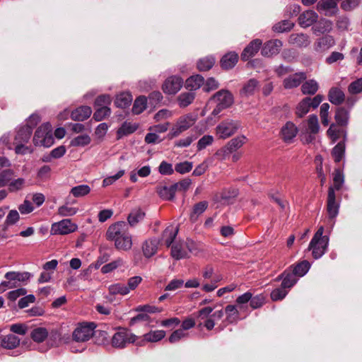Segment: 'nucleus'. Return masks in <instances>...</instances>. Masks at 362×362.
I'll use <instances>...</instances> for the list:
<instances>
[{"instance_id": "1", "label": "nucleus", "mask_w": 362, "mask_h": 362, "mask_svg": "<svg viewBox=\"0 0 362 362\" xmlns=\"http://www.w3.org/2000/svg\"><path fill=\"white\" fill-rule=\"evenodd\" d=\"M106 237L107 240L114 241L115 247L118 250L126 252L132 247V236L124 221H119L111 225L106 232Z\"/></svg>"}, {"instance_id": "2", "label": "nucleus", "mask_w": 362, "mask_h": 362, "mask_svg": "<svg viewBox=\"0 0 362 362\" xmlns=\"http://www.w3.org/2000/svg\"><path fill=\"white\" fill-rule=\"evenodd\" d=\"M32 274L28 272H8L4 275L6 281L0 284V293H4L7 289L18 288L21 283H27L31 278Z\"/></svg>"}, {"instance_id": "3", "label": "nucleus", "mask_w": 362, "mask_h": 362, "mask_svg": "<svg viewBox=\"0 0 362 362\" xmlns=\"http://www.w3.org/2000/svg\"><path fill=\"white\" fill-rule=\"evenodd\" d=\"M197 119V115L193 113L180 116L168 133V138L172 139L179 136L182 132L192 127L196 123Z\"/></svg>"}, {"instance_id": "4", "label": "nucleus", "mask_w": 362, "mask_h": 362, "mask_svg": "<svg viewBox=\"0 0 362 362\" xmlns=\"http://www.w3.org/2000/svg\"><path fill=\"white\" fill-rule=\"evenodd\" d=\"M210 103L215 104L211 115L216 117L223 110L230 107L233 105V97L228 90H221L211 98Z\"/></svg>"}, {"instance_id": "5", "label": "nucleus", "mask_w": 362, "mask_h": 362, "mask_svg": "<svg viewBox=\"0 0 362 362\" xmlns=\"http://www.w3.org/2000/svg\"><path fill=\"white\" fill-rule=\"evenodd\" d=\"M96 325L94 322H83L77 324L71 334V340L77 343L89 341L94 334Z\"/></svg>"}, {"instance_id": "6", "label": "nucleus", "mask_w": 362, "mask_h": 362, "mask_svg": "<svg viewBox=\"0 0 362 362\" xmlns=\"http://www.w3.org/2000/svg\"><path fill=\"white\" fill-rule=\"evenodd\" d=\"M212 311L213 308L211 307H204L194 313L197 317L204 320L203 325L209 331L214 328L216 322L220 320L224 315L222 310H216L213 313Z\"/></svg>"}, {"instance_id": "7", "label": "nucleus", "mask_w": 362, "mask_h": 362, "mask_svg": "<svg viewBox=\"0 0 362 362\" xmlns=\"http://www.w3.org/2000/svg\"><path fill=\"white\" fill-rule=\"evenodd\" d=\"M138 337L127 328L119 327L111 339V345L116 349H124L128 344L136 341Z\"/></svg>"}, {"instance_id": "8", "label": "nucleus", "mask_w": 362, "mask_h": 362, "mask_svg": "<svg viewBox=\"0 0 362 362\" xmlns=\"http://www.w3.org/2000/svg\"><path fill=\"white\" fill-rule=\"evenodd\" d=\"M240 127V123L238 120L226 119L222 121L215 129L216 136L221 139L229 138Z\"/></svg>"}, {"instance_id": "9", "label": "nucleus", "mask_w": 362, "mask_h": 362, "mask_svg": "<svg viewBox=\"0 0 362 362\" xmlns=\"http://www.w3.org/2000/svg\"><path fill=\"white\" fill-rule=\"evenodd\" d=\"M40 121V117L37 115H32L30 118L28 122L32 124V126L27 124L21 127L14 138L13 143H21V144H26L28 142L33 132V127L35 126L37 122Z\"/></svg>"}, {"instance_id": "10", "label": "nucleus", "mask_w": 362, "mask_h": 362, "mask_svg": "<svg viewBox=\"0 0 362 362\" xmlns=\"http://www.w3.org/2000/svg\"><path fill=\"white\" fill-rule=\"evenodd\" d=\"M77 228V225L70 219H63L52 225L50 233L52 235H67L76 231Z\"/></svg>"}, {"instance_id": "11", "label": "nucleus", "mask_w": 362, "mask_h": 362, "mask_svg": "<svg viewBox=\"0 0 362 362\" xmlns=\"http://www.w3.org/2000/svg\"><path fill=\"white\" fill-rule=\"evenodd\" d=\"M193 242L187 243H176L172 245L171 255L172 257L178 260L180 259L186 258L188 257V251L192 252L194 251L192 246Z\"/></svg>"}, {"instance_id": "12", "label": "nucleus", "mask_w": 362, "mask_h": 362, "mask_svg": "<svg viewBox=\"0 0 362 362\" xmlns=\"http://www.w3.org/2000/svg\"><path fill=\"white\" fill-rule=\"evenodd\" d=\"M328 244L329 238L327 235H325L323 239H317L315 242L314 238H312L308 249L312 250V255L315 259H319L327 251Z\"/></svg>"}, {"instance_id": "13", "label": "nucleus", "mask_w": 362, "mask_h": 362, "mask_svg": "<svg viewBox=\"0 0 362 362\" xmlns=\"http://www.w3.org/2000/svg\"><path fill=\"white\" fill-rule=\"evenodd\" d=\"M182 79L179 76H173L168 78L163 85V90L168 94H175L181 88Z\"/></svg>"}, {"instance_id": "14", "label": "nucleus", "mask_w": 362, "mask_h": 362, "mask_svg": "<svg viewBox=\"0 0 362 362\" xmlns=\"http://www.w3.org/2000/svg\"><path fill=\"white\" fill-rule=\"evenodd\" d=\"M339 204L336 202V196L333 187H329L327 196V211L329 219H334L339 213Z\"/></svg>"}, {"instance_id": "15", "label": "nucleus", "mask_w": 362, "mask_h": 362, "mask_svg": "<svg viewBox=\"0 0 362 362\" xmlns=\"http://www.w3.org/2000/svg\"><path fill=\"white\" fill-rule=\"evenodd\" d=\"M282 45L283 43L280 40H269L264 45L261 53L263 56L268 57L276 55L280 52Z\"/></svg>"}, {"instance_id": "16", "label": "nucleus", "mask_w": 362, "mask_h": 362, "mask_svg": "<svg viewBox=\"0 0 362 362\" xmlns=\"http://www.w3.org/2000/svg\"><path fill=\"white\" fill-rule=\"evenodd\" d=\"M306 78L307 75L305 72H298L286 78L283 85L286 89L293 88L298 87Z\"/></svg>"}, {"instance_id": "17", "label": "nucleus", "mask_w": 362, "mask_h": 362, "mask_svg": "<svg viewBox=\"0 0 362 362\" xmlns=\"http://www.w3.org/2000/svg\"><path fill=\"white\" fill-rule=\"evenodd\" d=\"M262 44V40L259 39L251 41L241 54L242 60L247 61L250 58L255 56L258 52Z\"/></svg>"}, {"instance_id": "18", "label": "nucleus", "mask_w": 362, "mask_h": 362, "mask_svg": "<svg viewBox=\"0 0 362 362\" xmlns=\"http://www.w3.org/2000/svg\"><path fill=\"white\" fill-rule=\"evenodd\" d=\"M298 128L291 122H287L281 130V134L285 142L289 143L296 136Z\"/></svg>"}, {"instance_id": "19", "label": "nucleus", "mask_w": 362, "mask_h": 362, "mask_svg": "<svg viewBox=\"0 0 362 362\" xmlns=\"http://www.w3.org/2000/svg\"><path fill=\"white\" fill-rule=\"evenodd\" d=\"M92 114V110L89 106L82 105L70 113L71 118L74 121H84L90 117Z\"/></svg>"}, {"instance_id": "20", "label": "nucleus", "mask_w": 362, "mask_h": 362, "mask_svg": "<svg viewBox=\"0 0 362 362\" xmlns=\"http://www.w3.org/2000/svg\"><path fill=\"white\" fill-rule=\"evenodd\" d=\"M318 15L316 12L308 10L302 13L298 18L299 25L303 28H308L317 21Z\"/></svg>"}, {"instance_id": "21", "label": "nucleus", "mask_w": 362, "mask_h": 362, "mask_svg": "<svg viewBox=\"0 0 362 362\" xmlns=\"http://www.w3.org/2000/svg\"><path fill=\"white\" fill-rule=\"evenodd\" d=\"M259 88V81L255 78H251L243 84L240 90V95L241 97H249L253 95Z\"/></svg>"}, {"instance_id": "22", "label": "nucleus", "mask_w": 362, "mask_h": 362, "mask_svg": "<svg viewBox=\"0 0 362 362\" xmlns=\"http://www.w3.org/2000/svg\"><path fill=\"white\" fill-rule=\"evenodd\" d=\"M310 42L309 36L303 33H293L288 37V43L298 47H306Z\"/></svg>"}, {"instance_id": "23", "label": "nucleus", "mask_w": 362, "mask_h": 362, "mask_svg": "<svg viewBox=\"0 0 362 362\" xmlns=\"http://www.w3.org/2000/svg\"><path fill=\"white\" fill-rule=\"evenodd\" d=\"M1 346L6 349H13L20 344V339L13 334L1 336Z\"/></svg>"}, {"instance_id": "24", "label": "nucleus", "mask_w": 362, "mask_h": 362, "mask_svg": "<svg viewBox=\"0 0 362 362\" xmlns=\"http://www.w3.org/2000/svg\"><path fill=\"white\" fill-rule=\"evenodd\" d=\"M165 336V332L164 330H154L151 331L143 335V339L138 342L140 346L144 345V342H157Z\"/></svg>"}, {"instance_id": "25", "label": "nucleus", "mask_w": 362, "mask_h": 362, "mask_svg": "<svg viewBox=\"0 0 362 362\" xmlns=\"http://www.w3.org/2000/svg\"><path fill=\"white\" fill-rule=\"evenodd\" d=\"M282 279L281 286L286 289L291 288L298 281L297 276L290 270L284 271L277 277V280Z\"/></svg>"}, {"instance_id": "26", "label": "nucleus", "mask_w": 362, "mask_h": 362, "mask_svg": "<svg viewBox=\"0 0 362 362\" xmlns=\"http://www.w3.org/2000/svg\"><path fill=\"white\" fill-rule=\"evenodd\" d=\"M335 44L334 39L331 35H325L319 38L315 43V49L317 52H322L328 49Z\"/></svg>"}, {"instance_id": "27", "label": "nucleus", "mask_w": 362, "mask_h": 362, "mask_svg": "<svg viewBox=\"0 0 362 362\" xmlns=\"http://www.w3.org/2000/svg\"><path fill=\"white\" fill-rule=\"evenodd\" d=\"M177 232L178 228L177 227H174L173 226L167 227L163 233L161 241L169 247L174 241Z\"/></svg>"}, {"instance_id": "28", "label": "nucleus", "mask_w": 362, "mask_h": 362, "mask_svg": "<svg viewBox=\"0 0 362 362\" xmlns=\"http://www.w3.org/2000/svg\"><path fill=\"white\" fill-rule=\"evenodd\" d=\"M332 29V21L325 18L320 19L314 27H313V33L316 35L324 34L325 33H329Z\"/></svg>"}, {"instance_id": "29", "label": "nucleus", "mask_w": 362, "mask_h": 362, "mask_svg": "<svg viewBox=\"0 0 362 362\" xmlns=\"http://www.w3.org/2000/svg\"><path fill=\"white\" fill-rule=\"evenodd\" d=\"M328 98L330 103L339 105L344 101L345 95L340 88L333 87L329 91Z\"/></svg>"}, {"instance_id": "30", "label": "nucleus", "mask_w": 362, "mask_h": 362, "mask_svg": "<svg viewBox=\"0 0 362 362\" xmlns=\"http://www.w3.org/2000/svg\"><path fill=\"white\" fill-rule=\"evenodd\" d=\"M320 129L318 118L316 115H312L308 119V131L310 133L308 138L306 139L307 142H311L314 137L311 134H316Z\"/></svg>"}, {"instance_id": "31", "label": "nucleus", "mask_w": 362, "mask_h": 362, "mask_svg": "<svg viewBox=\"0 0 362 362\" xmlns=\"http://www.w3.org/2000/svg\"><path fill=\"white\" fill-rule=\"evenodd\" d=\"M158 245L156 239L146 240L142 245L144 255L147 258L153 256L157 252Z\"/></svg>"}, {"instance_id": "32", "label": "nucleus", "mask_w": 362, "mask_h": 362, "mask_svg": "<svg viewBox=\"0 0 362 362\" xmlns=\"http://www.w3.org/2000/svg\"><path fill=\"white\" fill-rule=\"evenodd\" d=\"M204 84V77L201 75H195L187 79L185 87L191 91L199 89Z\"/></svg>"}, {"instance_id": "33", "label": "nucleus", "mask_w": 362, "mask_h": 362, "mask_svg": "<svg viewBox=\"0 0 362 362\" xmlns=\"http://www.w3.org/2000/svg\"><path fill=\"white\" fill-rule=\"evenodd\" d=\"M238 60V54L235 52H230L222 57L221 60V66L225 69H230L236 64Z\"/></svg>"}, {"instance_id": "34", "label": "nucleus", "mask_w": 362, "mask_h": 362, "mask_svg": "<svg viewBox=\"0 0 362 362\" xmlns=\"http://www.w3.org/2000/svg\"><path fill=\"white\" fill-rule=\"evenodd\" d=\"M195 98V93L193 91L181 93L177 100L180 107H186L189 105Z\"/></svg>"}, {"instance_id": "35", "label": "nucleus", "mask_w": 362, "mask_h": 362, "mask_svg": "<svg viewBox=\"0 0 362 362\" xmlns=\"http://www.w3.org/2000/svg\"><path fill=\"white\" fill-rule=\"evenodd\" d=\"M226 317L225 321L228 324L236 322L239 320V311L234 305H228L225 308Z\"/></svg>"}, {"instance_id": "36", "label": "nucleus", "mask_w": 362, "mask_h": 362, "mask_svg": "<svg viewBox=\"0 0 362 362\" xmlns=\"http://www.w3.org/2000/svg\"><path fill=\"white\" fill-rule=\"evenodd\" d=\"M50 128L51 125L49 123L44 124L37 128L33 137L35 145L37 146L38 144L42 143V140L47 135Z\"/></svg>"}, {"instance_id": "37", "label": "nucleus", "mask_w": 362, "mask_h": 362, "mask_svg": "<svg viewBox=\"0 0 362 362\" xmlns=\"http://www.w3.org/2000/svg\"><path fill=\"white\" fill-rule=\"evenodd\" d=\"M157 192L160 198L165 200H172L176 192L173 185L170 187L160 186L157 187Z\"/></svg>"}, {"instance_id": "38", "label": "nucleus", "mask_w": 362, "mask_h": 362, "mask_svg": "<svg viewBox=\"0 0 362 362\" xmlns=\"http://www.w3.org/2000/svg\"><path fill=\"white\" fill-rule=\"evenodd\" d=\"M48 337V331L45 327H36L30 333L32 339L37 343L44 341Z\"/></svg>"}, {"instance_id": "39", "label": "nucleus", "mask_w": 362, "mask_h": 362, "mask_svg": "<svg viewBox=\"0 0 362 362\" xmlns=\"http://www.w3.org/2000/svg\"><path fill=\"white\" fill-rule=\"evenodd\" d=\"M145 216V213L139 208L133 209L128 216V223L131 226H136L141 221Z\"/></svg>"}, {"instance_id": "40", "label": "nucleus", "mask_w": 362, "mask_h": 362, "mask_svg": "<svg viewBox=\"0 0 362 362\" xmlns=\"http://www.w3.org/2000/svg\"><path fill=\"white\" fill-rule=\"evenodd\" d=\"M246 137L244 136H239L230 140L226 146V150L229 153L235 151L240 148L245 142Z\"/></svg>"}, {"instance_id": "41", "label": "nucleus", "mask_w": 362, "mask_h": 362, "mask_svg": "<svg viewBox=\"0 0 362 362\" xmlns=\"http://www.w3.org/2000/svg\"><path fill=\"white\" fill-rule=\"evenodd\" d=\"M318 88L319 85L314 79L308 80L301 86V91L304 95H314Z\"/></svg>"}, {"instance_id": "42", "label": "nucleus", "mask_w": 362, "mask_h": 362, "mask_svg": "<svg viewBox=\"0 0 362 362\" xmlns=\"http://www.w3.org/2000/svg\"><path fill=\"white\" fill-rule=\"evenodd\" d=\"M310 267V264L307 260H303L296 265L291 267L293 268L291 272L298 277L303 276L308 272Z\"/></svg>"}, {"instance_id": "43", "label": "nucleus", "mask_w": 362, "mask_h": 362, "mask_svg": "<svg viewBox=\"0 0 362 362\" xmlns=\"http://www.w3.org/2000/svg\"><path fill=\"white\" fill-rule=\"evenodd\" d=\"M132 101V96L129 93H122L118 95L115 101V105L120 108L128 107Z\"/></svg>"}, {"instance_id": "44", "label": "nucleus", "mask_w": 362, "mask_h": 362, "mask_svg": "<svg viewBox=\"0 0 362 362\" xmlns=\"http://www.w3.org/2000/svg\"><path fill=\"white\" fill-rule=\"evenodd\" d=\"M208 207V202L206 201L200 202L194 206L193 211L190 214V220L192 222L197 221L198 216L205 211Z\"/></svg>"}, {"instance_id": "45", "label": "nucleus", "mask_w": 362, "mask_h": 362, "mask_svg": "<svg viewBox=\"0 0 362 362\" xmlns=\"http://www.w3.org/2000/svg\"><path fill=\"white\" fill-rule=\"evenodd\" d=\"M309 100L310 98L306 97L298 103L296 110V114L298 117H303L309 112L310 108V105L308 103Z\"/></svg>"}, {"instance_id": "46", "label": "nucleus", "mask_w": 362, "mask_h": 362, "mask_svg": "<svg viewBox=\"0 0 362 362\" xmlns=\"http://www.w3.org/2000/svg\"><path fill=\"white\" fill-rule=\"evenodd\" d=\"M345 153V144L344 142L338 143L332 151V156L336 163L341 160Z\"/></svg>"}, {"instance_id": "47", "label": "nucleus", "mask_w": 362, "mask_h": 362, "mask_svg": "<svg viewBox=\"0 0 362 362\" xmlns=\"http://www.w3.org/2000/svg\"><path fill=\"white\" fill-rule=\"evenodd\" d=\"M334 118L339 125H346L349 119L348 111L344 107L337 108Z\"/></svg>"}, {"instance_id": "48", "label": "nucleus", "mask_w": 362, "mask_h": 362, "mask_svg": "<svg viewBox=\"0 0 362 362\" xmlns=\"http://www.w3.org/2000/svg\"><path fill=\"white\" fill-rule=\"evenodd\" d=\"M215 60L212 57H206L200 59L197 62V68L201 71H206L212 68Z\"/></svg>"}, {"instance_id": "49", "label": "nucleus", "mask_w": 362, "mask_h": 362, "mask_svg": "<svg viewBox=\"0 0 362 362\" xmlns=\"http://www.w3.org/2000/svg\"><path fill=\"white\" fill-rule=\"evenodd\" d=\"M138 126L131 122H124L122 127L117 130V134L119 137L132 134L137 129Z\"/></svg>"}, {"instance_id": "50", "label": "nucleus", "mask_w": 362, "mask_h": 362, "mask_svg": "<svg viewBox=\"0 0 362 362\" xmlns=\"http://www.w3.org/2000/svg\"><path fill=\"white\" fill-rule=\"evenodd\" d=\"M146 103L147 100L145 96L138 97L134 103L132 112L136 115L141 113L146 107Z\"/></svg>"}, {"instance_id": "51", "label": "nucleus", "mask_w": 362, "mask_h": 362, "mask_svg": "<svg viewBox=\"0 0 362 362\" xmlns=\"http://www.w3.org/2000/svg\"><path fill=\"white\" fill-rule=\"evenodd\" d=\"M14 173L11 170H4L0 173V187L8 186L13 180Z\"/></svg>"}, {"instance_id": "52", "label": "nucleus", "mask_w": 362, "mask_h": 362, "mask_svg": "<svg viewBox=\"0 0 362 362\" xmlns=\"http://www.w3.org/2000/svg\"><path fill=\"white\" fill-rule=\"evenodd\" d=\"M337 2L336 0H320L317 5V9L319 11H326L327 12L332 9H337Z\"/></svg>"}, {"instance_id": "53", "label": "nucleus", "mask_w": 362, "mask_h": 362, "mask_svg": "<svg viewBox=\"0 0 362 362\" xmlns=\"http://www.w3.org/2000/svg\"><path fill=\"white\" fill-rule=\"evenodd\" d=\"M108 291L111 295L124 296L128 294V290L126 288V285L121 283L110 285L108 288Z\"/></svg>"}, {"instance_id": "54", "label": "nucleus", "mask_w": 362, "mask_h": 362, "mask_svg": "<svg viewBox=\"0 0 362 362\" xmlns=\"http://www.w3.org/2000/svg\"><path fill=\"white\" fill-rule=\"evenodd\" d=\"M294 26V23L290 21L284 20L273 26V30L276 33H284L291 30Z\"/></svg>"}, {"instance_id": "55", "label": "nucleus", "mask_w": 362, "mask_h": 362, "mask_svg": "<svg viewBox=\"0 0 362 362\" xmlns=\"http://www.w3.org/2000/svg\"><path fill=\"white\" fill-rule=\"evenodd\" d=\"M111 113L110 108L107 106L98 107L93 114V119L95 121H102L106 117H109Z\"/></svg>"}, {"instance_id": "56", "label": "nucleus", "mask_w": 362, "mask_h": 362, "mask_svg": "<svg viewBox=\"0 0 362 362\" xmlns=\"http://www.w3.org/2000/svg\"><path fill=\"white\" fill-rule=\"evenodd\" d=\"M90 191V188L87 185H81L73 187L71 189V193L75 197H83L88 194Z\"/></svg>"}, {"instance_id": "57", "label": "nucleus", "mask_w": 362, "mask_h": 362, "mask_svg": "<svg viewBox=\"0 0 362 362\" xmlns=\"http://www.w3.org/2000/svg\"><path fill=\"white\" fill-rule=\"evenodd\" d=\"M266 297L264 294H258L255 296L252 294L250 305L252 309H257L265 303Z\"/></svg>"}, {"instance_id": "58", "label": "nucleus", "mask_w": 362, "mask_h": 362, "mask_svg": "<svg viewBox=\"0 0 362 362\" xmlns=\"http://www.w3.org/2000/svg\"><path fill=\"white\" fill-rule=\"evenodd\" d=\"M90 137L88 134L79 135L71 140V145L73 146H84L90 143Z\"/></svg>"}, {"instance_id": "59", "label": "nucleus", "mask_w": 362, "mask_h": 362, "mask_svg": "<svg viewBox=\"0 0 362 362\" xmlns=\"http://www.w3.org/2000/svg\"><path fill=\"white\" fill-rule=\"evenodd\" d=\"M288 291L281 285V287L274 289L271 293V298L273 301L281 300L286 297Z\"/></svg>"}, {"instance_id": "60", "label": "nucleus", "mask_w": 362, "mask_h": 362, "mask_svg": "<svg viewBox=\"0 0 362 362\" xmlns=\"http://www.w3.org/2000/svg\"><path fill=\"white\" fill-rule=\"evenodd\" d=\"M238 194V192L236 189H225L220 193V198L222 200L229 202L230 200L235 199Z\"/></svg>"}, {"instance_id": "61", "label": "nucleus", "mask_w": 362, "mask_h": 362, "mask_svg": "<svg viewBox=\"0 0 362 362\" xmlns=\"http://www.w3.org/2000/svg\"><path fill=\"white\" fill-rule=\"evenodd\" d=\"M214 141V137L211 135H204L197 142V151H202L206 148L208 146L212 144Z\"/></svg>"}, {"instance_id": "62", "label": "nucleus", "mask_w": 362, "mask_h": 362, "mask_svg": "<svg viewBox=\"0 0 362 362\" xmlns=\"http://www.w3.org/2000/svg\"><path fill=\"white\" fill-rule=\"evenodd\" d=\"M344 182V178L343 174L339 170H335L334 178H333V186L331 187H333L334 191L339 190L341 187H342Z\"/></svg>"}, {"instance_id": "63", "label": "nucleus", "mask_w": 362, "mask_h": 362, "mask_svg": "<svg viewBox=\"0 0 362 362\" xmlns=\"http://www.w3.org/2000/svg\"><path fill=\"white\" fill-rule=\"evenodd\" d=\"M78 209L69 206L67 204L62 206L58 209V214L61 216H71L76 214Z\"/></svg>"}, {"instance_id": "64", "label": "nucleus", "mask_w": 362, "mask_h": 362, "mask_svg": "<svg viewBox=\"0 0 362 362\" xmlns=\"http://www.w3.org/2000/svg\"><path fill=\"white\" fill-rule=\"evenodd\" d=\"M348 90L351 94H357L362 91V78H360L352 83L348 87Z\"/></svg>"}]
</instances>
